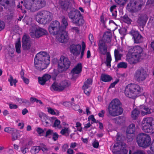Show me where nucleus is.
Returning a JSON list of instances; mask_svg holds the SVG:
<instances>
[{
  "label": "nucleus",
  "instance_id": "1",
  "mask_svg": "<svg viewBox=\"0 0 154 154\" xmlns=\"http://www.w3.org/2000/svg\"><path fill=\"white\" fill-rule=\"evenodd\" d=\"M60 8L68 12V17L72 23L78 26H82L84 20L80 12L74 8L73 0H63L60 2Z\"/></svg>",
  "mask_w": 154,
  "mask_h": 154
},
{
  "label": "nucleus",
  "instance_id": "2",
  "mask_svg": "<svg viewBox=\"0 0 154 154\" xmlns=\"http://www.w3.org/2000/svg\"><path fill=\"white\" fill-rule=\"evenodd\" d=\"M49 55L45 52H41L36 54L34 59L35 68L41 71L46 69L50 63Z\"/></svg>",
  "mask_w": 154,
  "mask_h": 154
},
{
  "label": "nucleus",
  "instance_id": "3",
  "mask_svg": "<svg viewBox=\"0 0 154 154\" xmlns=\"http://www.w3.org/2000/svg\"><path fill=\"white\" fill-rule=\"evenodd\" d=\"M143 50L139 46H134L129 49L128 56L127 57L128 62L131 64L137 63L142 59Z\"/></svg>",
  "mask_w": 154,
  "mask_h": 154
},
{
  "label": "nucleus",
  "instance_id": "4",
  "mask_svg": "<svg viewBox=\"0 0 154 154\" xmlns=\"http://www.w3.org/2000/svg\"><path fill=\"white\" fill-rule=\"evenodd\" d=\"M23 5L31 12L36 11L44 7L46 5L44 0H23Z\"/></svg>",
  "mask_w": 154,
  "mask_h": 154
},
{
  "label": "nucleus",
  "instance_id": "5",
  "mask_svg": "<svg viewBox=\"0 0 154 154\" xmlns=\"http://www.w3.org/2000/svg\"><path fill=\"white\" fill-rule=\"evenodd\" d=\"M141 90V88L139 85L135 84H131L125 87V94L127 97L134 99L139 96Z\"/></svg>",
  "mask_w": 154,
  "mask_h": 154
},
{
  "label": "nucleus",
  "instance_id": "6",
  "mask_svg": "<svg viewBox=\"0 0 154 154\" xmlns=\"http://www.w3.org/2000/svg\"><path fill=\"white\" fill-rule=\"evenodd\" d=\"M120 105V102L119 100L115 99L112 100L108 107L109 114L113 117L121 114L123 110Z\"/></svg>",
  "mask_w": 154,
  "mask_h": 154
},
{
  "label": "nucleus",
  "instance_id": "7",
  "mask_svg": "<svg viewBox=\"0 0 154 154\" xmlns=\"http://www.w3.org/2000/svg\"><path fill=\"white\" fill-rule=\"evenodd\" d=\"M52 14L49 11L45 10L38 11L36 14L35 17L38 22L43 24L49 23L52 20Z\"/></svg>",
  "mask_w": 154,
  "mask_h": 154
},
{
  "label": "nucleus",
  "instance_id": "8",
  "mask_svg": "<svg viewBox=\"0 0 154 154\" xmlns=\"http://www.w3.org/2000/svg\"><path fill=\"white\" fill-rule=\"evenodd\" d=\"M98 50L99 52L101 54L105 55L106 54V63L108 67H110V63L112 60L111 57L110 52H107V45H106L103 40H100L98 44Z\"/></svg>",
  "mask_w": 154,
  "mask_h": 154
},
{
  "label": "nucleus",
  "instance_id": "9",
  "mask_svg": "<svg viewBox=\"0 0 154 154\" xmlns=\"http://www.w3.org/2000/svg\"><path fill=\"white\" fill-rule=\"evenodd\" d=\"M142 129L146 133H154V119L152 117L143 119L142 122Z\"/></svg>",
  "mask_w": 154,
  "mask_h": 154
},
{
  "label": "nucleus",
  "instance_id": "10",
  "mask_svg": "<svg viewBox=\"0 0 154 154\" xmlns=\"http://www.w3.org/2000/svg\"><path fill=\"white\" fill-rule=\"evenodd\" d=\"M136 142L139 146L146 148L150 144L151 139L149 135L141 133L137 136Z\"/></svg>",
  "mask_w": 154,
  "mask_h": 154
},
{
  "label": "nucleus",
  "instance_id": "11",
  "mask_svg": "<svg viewBox=\"0 0 154 154\" xmlns=\"http://www.w3.org/2000/svg\"><path fill=\"white\" fill-rule=\"evenodd\" d=\"M143 4L142 0H130L126 8L131 12H136L141 9Z\"/></svg>",
  "mask_w": 154,
  "mask_h": 154
},
{
  "label": "nucleus",
  "instance_id": "12",
  "mask_svg": "<svg viewBox=\"0 0 154 154\" xmlns=\"http://www.w3.org/2000/svg\"><path fill=\"white\" fill-rule=\"evenodd\" d=\"M71 62L66 57L61 56L58 62V71L59 72L66 71L69 67Z\"/></svg>",
  "mask_w": 154,
  "mask_h": 154
},
{
  "label": "nucleus",
  "instance_id": "13",
  "mask_svg": "<svg viewBox=\"0 0 154 154\" xmlns=\"http://www.w3.org/2000/svg\"><path fill=\"white\" fill-rule=\"evenodd\" d=\"M47 33L45 29L40 27L37 28L35 26H32L30 29V35L32 38H38Z\"/></svg>",
  "mask_w": 154,
  "mask_h": 154
},
{
  "label": "nucleus",
  "instance_id": "14",
  "mask_svg": "<svg viewBox=\"0 0 154 154\" xmlns=\"http://www.w3.org/2000/svg\"><path fill=\"white\" fill-rule=\"evenodd\" d=\"M126 145L125 143L121 142L116 143L114 145L112 152L114 154H127V150L125 149Z\"/></svg>",
  "mask_w": 154,
  "mask_h": 154
},
{
  "label": "nucleus",
  "instance_id": "15",
  "mask_svg": "<svg viewBox=\"0 0 154 154\" xmlns=\"http://www.w3.org/2000/svg\"><path fill=\"white\" fill-rule=\"evenodd\" d=\"M70 85L69 82L66 80L62 81L59 84L56 82L54 83L50 88L51 91H60L63 90L65 88Z\"/></svg>",
  "mask_w": 154,
  "mask_h": 154
},
{
  "label": "nucleus",
  "instance_id": "16",
  "mask_svg": "<svg viewBox=\"0 0 154 154\" xmlns=\"http://www.w3.org/2000/svg\"><path fill=\"white\" fill-rule=\"evenodd\" d=\"M60 23L57 20H55L50 24L48 27L50 33L54 35L59 33L61 30Z\"/></svg>",
  "mask_w": 154,
  "mask_h": 154
},
{
  "label": "nucleus",
  "instance_id": "17",
  "mask_svg": "<svg viewBox=\"0 0 154 154\" xmlns=\"http://www.w3.org/2000/svg\"><path fill=\"white\" fill-rule=\"evenodd\" d=\"M147 74L145 70L142 68L137 69L134 73V77L137 82L144 81L147 76Z\"/></svg>",
  "mask_w": 154,
  "mask_h": 154
},
{
  "label": "nucleus",
  "instance_id": "18",
  "mask_svg": "<svg viewBox=\"0 0 154 154\" xmlns=\"http://www.w3.org/2000/svg\"><path fill=\"white\" fill-rule=\"evenodd\" d=\"M129 33L133 36L134 43L139 44L143 42V38L138 31L132 29Z\"/></svg>",
  "mask_w": 154,
  "mask_h": 154
},
{
  "label": "nucleus",
  "instance_id": "19",
  "mask_svg": "<svg viewBox=\"0 0 154 154\" xmlns=\"http://www.w3.org/2000/svg\"><path fill=\"white\" fill-rule=\"evenodd\" d=\"M31 45L30 37L27 35H24L22 39V46L24 50H29Z\"/></svg>",
  "mask_w": 154,
  "mask_h": 154
},
{
  "label": "nucleus",
  "instance_id": "20",
  "mask_svg": "<svg viewBox=\"0 0 154 154\" xmlns=\"http://www.w3.org/2000/svg\"><path fill=\"white\" fill-rule=\"evenodd\" d=\"M135 131V125L134 124H130L127 128L126 132V137L129 141H131L133 139V135L134 134Z\"/></svg>",
  "mask_w": 154,
  "mask_h": 154
},
{
  "label": "nucleus",
  "instance_id": "21",
  "mask_svg": "<svg viewBox=\"0 0 154 154\" xmlns=\"http://www.w3.org/2000/svg\"><path fill=\"white\" fill-rule=\"evenodd\" d=\"M57 35L58 40L61 43L66 42L68 38L67 32L65 30H61L60 31L59 33Z\"/></svg>",
  "mask_w": 154,
  "mask_h": 154
},
{
  "label": "nucleus",
  "instance_id": "22",
  "mask_svg": "<svg viewBox=\"0 0 154 154\" xmlns=\"http://www.w3.org/2000/svg\"><path fill=\"white\" fill-rule=\"evenodd\" d=\"M81 48V45L79 44H72L70 46L69 48L70 52L76 56L79 54Z\"/></svg>",
  "mask_w": 154,
  "mask_h": 154
},
{
  "label": "nucleus",
  "instance_id": "23",
  "mask_svg": "<svg viewBox=\"0 0 154 154\" xmlns=\"http://www.w3.org/2000/svg\"><path fill=\"white\" fill-rule=\"evenodd\" d=\"M92 80L91 78H89L87 79L84 82L82 87L84 90V92L87 95H89L90 92V91L88 89V88L92 84Z\"/></svg>",
  "mask_w": 154,
  "mask_h": 154
},
{
  "label": "nucleus",
  "instance_id": "24",
  "mask_svg": "<svg viewBox=\"0 0 154 154\" xmlns=\"http://www.w3.org/2000/svg\"><path fill=\"white\" fill-rule=\"evenodd\" d=\"M39 116L42 122L45 126H48L50 125L51 120L50 118L43 113H40L39 114Z\"/></svg>",
  "mask_w": 154,
  "mask_h": 154
},
{
  "label": "nucleus",
  "instance_id": "25",
  "mask_svg": "<svg viewBox=\"0 0 154 154\" xmlns=\"http://www.w3.org/2000/svg\"><path fill=\"white\" fill-rule=\"evenodd\" d=\"M139 109L141 115L143 116L150 114L154 111L153 109L149 108L143 105L140 106L139 107Z\"/></svg>",
  "mask_w": 154,
  "mask_h": 154
},
{
  "label": "nucleus",
  "instance_id": "26",
  "mask_svg": "<svg viewBox=\"0 0 154 154\" xmlns=\"http://www.w3.org/2000/svg\"><path fill=\"white\" fill-rule=\"evenodd\" d=\"M51 78V76L48 74L44 75L42 77H38V79L39 83L42 85L45 84L46 81L49 80Z\"/></svg>",
  "mask_w": 154,
  "mask_h": 154
},
{
  "label": "nucleus",
  "instance_id": "27",
  "mask_svg": "<svg viewBox=\"0 0 154 154\" xmlns=\"http://www.w3.org/2000/svg\"><path fill=\"white\" fill-rule=\"evenodd\" d=\"M148 17L145 14H142L139 16L137 22L140 26L145 25L147 20Z\"/></svg>",
  "mask_w": 154,
  "mask_h": 154
},
{
  "label": "nucleus",
  "instance_id": "28",
  "mask_svg": "<svg viewBox=\"0 0 154 154\" xmlns=\"http://www.w3.org/2000/svg\"><path fill=\"white\" fill-rule=\"evenodd\" d=\"M15 4L14 0H0V5L5 7V6H14Z\"/></svg>",
  "mask_w": 154,
  "mask_h": 154
},
{
  "label": "nucleus",
  "instance_id": "29",
  "mask_svg": "<svg viewBox=\"0 0 154 154\" xmlns=\"http://www.w3.org/2000/svg\"><path fill=\"white\" fill-rule=\"evenodd\" d=\"M82 65L81 63H78L74 68H73L71 72V74L73 75L75 74H79L80 73L82 69Z\"/></svg>",
  "mask_w": 154,
  "mask_h": 154
},
{
  "label": "nucleus",
  "instance_id": "30",
  "mask_svg": "<svg viewBox=\"0 0 154 154\" xmlns=\"http://www.w3.org/2000/svg\"><path fill=\"white\" fill-rule=\"evenodd\" d=\"M112 34L111 32H106L103 35V38L101 40L105 42L109 43L111 41V38Z\"/></svg>",
  "mask_w": 154,
  "mask_h": 154
},
{
  "label": "nucleus",
  "instance_id": "31",
  "mask_svg": "<svg viewBox=\"0 0 154 154\" xmlns=\"http://www.w3.org/2000/svg\"><path fill=\"white\" fill-rule=\"evenodd\" d=\"M62 25L60 26L61 30H65L66 29L67 27L68 23V18L63 16L62 17L61 21Z\"/></svg>",
  "mask_w": 154,
  "mask_h": 154
},
{
  "label": "nucleus",
  "instance_id": "32",
  "mask_svg": "<svg viewBox=\"0 0 154 154\" xmlns=\"http://www.w3.org/2000/svg\"><path fill=\"white\" fill-rule=\"evenodd\" d=\"M112 79V77L108 75L102 74L100 76V80L105 82H108Z\"/></svg>",
  "mask_w": 154,
  "mask_h": 154
},
{
  "label": "nucleus",
  "instance_id": "33",
  "mask_svg": "<svg viewBox=\"0 0 154 154\" xmlns=\"http://www.w3.org/2000/svg\"><path fill=\"white\" fill-rule=\"evenodd\" d=\"M70 131L69 128L64 127L60 132L61 134L67 137L69 136Z\"/></svg>",
  "mask_w": 154,
  "mask_h": 154
},
{
  "label": "nucleus",
  "instance_id": "34",
  "mask_svg": "<svg viewBox=\"0 0 154 154\" xmlns=\"http://www.w3.org/2000/svg\"><path fill=\"white\" fill-rule=\"evenodd\" d=\"M20 135L18 131L15 129L12 133V140L14 141L17 139Z\"/></svg>",
  "mask_w": 154,
  "mask_h": 154
},
{
  "label": "nucleus",
  "instance_id": "35",
  "mask_svg": "<svg viewBox=\"0 0 154 154\" xmlns=\"http://www.w3.org/2000/svg\"><path fill=\"white\" fill-rule=\"evenodd\" d=\"M140 112V110H138L137 109H135L132 111L131 117L134 119H137Z\"/></svg>",
  "mask_w": 154,
  "mask_h": 154
},
{
  "label": "nucleus",
  "instance_id": "36",
  "mask_svg": "<svg viewBox=\"0 0 154 154\" xmlns=\"http://www.w3.org/2000/svg\"><path fill=\"white\" fill-rule=\"evenodd\" d=\"M41 150L40 146H34L31 149V152L32 154H35L38 153Z\"/></svg>",
  "mask_w": 154,
  "mask_h": 154
},
{
  "label": "nucleus",
  "instance_id": "37",
  "mask_svg": "<svg viewBox=\"0 0 154 154\" xmlns=\"http://www.w3.org/2000/svg\"><path fill=\"white\" fill-rule=\"evenodd\" d=\"M120 51L118 49H115L114 51V55L116 61L120 60L122 57V55L120 53Z\"/></svg>",
  "mask_w": 154,
  "mask_h": 154
},
{
  "label": "nucleus",
  "instance_id": "38",
  "mask_svg": "<svg viewBox=\"0 0 154 154\" xmlns=\"http://www.w3.org/2000/svg\"><path fill=\"white\" fill-rule=\"evenodd\" d=\"M21 47L20 41V40H19L15 44L16 51L18 54L20 53L21 52L20 49Z\"/></svg>",
  "mask_w": 154,
  "mask_h": 154
},
{
  "label": "nucleus",
  "instance_id": "39",
  "mask_svg": "<svg viewBox=\"0 0 154 154\" xmlns=\"http://www.w3.org/2000/svg\"><path fill=\"white\" fill-rule=\"evenodd\" d=\"M8 81L10 82L11 86H12L14 84V86H16V83L17 82V80L16 79H14L11 75H10V78L8 79Z\"/></svg>",
  "mask_w": 154,
  "mask_h": 154
},
{
  "label": "nucleus",
  "instance_id": "40",
  "mask_svg": "<svg viewBox=\"0 0 154 154\" xmlns=\"http://www.w3.org/2000/svg\"><path fill=\"white\" fill-rule=\"evenodd\" d=\"M46 128L43 129L40 128L38 127L36 129V131L40 136H44V133L46 131Z\"/></svg>",
  "mask_w": 154,
  "mask_h": 154
},
{
  "label": "nucleus",
  "instance_id": "41",
  "mask_svg": "<svg viewBox=\"0 0 154 154\" xmlns=\"http://www.w3.org/2000/svg\"><path fill=\"white\" fill-rule=\"evenodd\" d=\"M123 20L126 23L128 24H130L131 23L132 20L129 18L127 15H125L122 18Z\"/></svg>",
  "mask_w": 154,
  "mask_h": 154
},
{
  "label": "nucleus",
  "instance_id": "42",
  "mask_svg": "<svg viewBox=\"0 0 154 154\" xmlns=\"http://www.w3.org/2000/svg\"><path fill=\"white\" fill-rule=\"evenodd\" d=\"M40 147L41 149L42 150L45 154H46L47 152L50 149V148H48L46 145L43 144L41 145Z\"/></svg>",
  "mask_w": 154,
  "mask_h": 154
},
{
  "label": "nucleus",
  "instance_id": "43",
  "mask_svg": "<svg viewBox=\"0 0 154 154\" xmlns=\"http://www.w3.org/2000/svg\"><path fill=\"white\" fill-rule=\"evenodd\" d=\"M127 67V64L124 62H121L119 63L117 65V67L118 68H126Z\"/></svg>",
  "mask_w": 154,
  "mask_h": 154
},
{
  "label": "nucleus",
  "instance_id": "44",
  "mask_svg": "<svg viewBox=\"0 0 154 154\" xmlns=\"http://www.w3.org/2000/svg\"><path fill=\"white\" fill-rule=\"evenodd\" d=\"M115 2L119 5L120 6L124 5L127 1V0H115Z\"/></svg>",
  "mask_w": 154,
  "mask_h": 154
},
{
  "label": "nucleus",
  "instance_id": "45",
  "mask_svg": "<svg viewBox=\"0 0 154 154\" xmlns=\"http://www.w3.org/2000/svg\"><path fill=\"white\" fill-rule=\"evenodd\" d=\"M45 132H46V134L44 135L45 137L51 135L53 133V131L50 129H49L47 131L46 130Z\"/></svg>",
  "mask_w": 154,
  "mask_h": 154
},
{
  "label": "nucleus",
  "instance_id": "46",
  "mask_svg": "<svg viewBox=\"0 0 154 154\" xmlns=\"http://www.w3.org/2000/svg\"><path fill=\"white\" fill-rule=\"evenodd\" d=\"M88 121H92L93 122H91V124H93V122H96V120L95 119L94 116L93 115H91L89 116L88 118Z\"/></svg>",
  "mask_w": 154,
  "mask_h": 154
},
{
  "label": "nucleus",
  "instance_id": "47",
  "mask_svg": "<svg viewBox=\"0 0 154 154\" xmlns=\"http://www.w3.org/2000/svg\"><path fill=\"white\" fill-rule=\"evenodd\" d=\"M15 129L10 128L7 127L4 129V131L8 133H12Z\"/></svg>",
  "mask_w": 154,
  "mask_h": 154
},
{
  "label": "nucleus",
  "instance_id": "48",
  "mask_svg": "<svg viewBox=\"0 0 154 154\" xmlns=\"http://www.w3.org/2000/svg\"><path fill=\"white\" fill-rule=\"evenodd\" d=\"M60 121L58 119H56L55 120L54 124V127H57L60 128Z\"/></svg>",
  "mask_w": 154,
  "mask_h": 154
},
{
  "label": "nucleus",
  "instance_id": "49",
  "mask_svg": "<svg viewBox=\"0 0 154 154\" xmlns=\"http://www.w3.org/2000/svg\"><path fill=\"white\" fill-rule=\"evenodd\" d=\"M53 137L52 139L54 141L57 140L58 138V135L57 133H53L52 134Z\"/></svg>",
  "mask_w": 154,
  "mask_h": 154
},
{
  "label": "nucleus",
  "instance_id": "50",
  "mask_svg": "<svg viewBox=\"0 0 154 154\" xmlns=\"http://www.w3.org/2000/svg\"><path fill=\"white\" fill-rule=\"evenodd\" d=\"M5 26L4 22L2 21H0V31L4 29Z\"/></svg>",
  "mask_w": 154,
  "mask_h": 154
},
{
  "label": "nucleus",
  "instance_id": "51",
  "mask_svg": "<svg viewBox=\"0 0 154 154\" xmlns=\"http://www.w3.org/2000/svg\"><path fill=\"white\" fill-rule=\"evenodd\" d=\"M147 5H149L150 6L154 5V0H148L146 2Z\"/></svg>",
  "mask_w": 154,
  "mask_h": 154
},
{
  "label": "nucleus",
  "instance_id": "52",
  "mask_svg": "<svg viewBox=\"0 0 154 154\" xmlns=\"http://www.w3.org/2000/svg\"><path fill=\"white\" fill-rule=\"evenodd\" d=\"M118 82L119 80H117L115 81L114 82L112 83L109 86V88H111L114 87L115 86V85Z\"/></svg>",
  "mask_w": 154,
  "mask_h": 154
},
{
  "label": "nucleus",
  "instance_id": "53",
  "mask_svg": "<svg viewBox=\"0 0 154 154\" xmlns=\"http://www.w3.org/2000/svg\"><path fill=\"white\" fill-rule=\"evenodd\" d=\"M48 112L52 115H55L56 114V113L54 110L51 108H48Z\"/></svg>",
  "mask_w": 154,
  "mask_h": 154
},
{
  "label": "nucleus",
  "instance_id": "54",
  "mask_svg": "<svg viewBox=\"0 0 154 154\" xmlns=\"http://www.w3.org/2000/svg\"><path fill=\"white\" fill-rule=\"evenodd\" d=\"M88 38L91 44H92L94 41V38L93 35L91 34H90L89 35Z\"/></svg>",
  "mask_w": 154,
  "mask_h": 154
},
{
  "label": "nucleus",
  "instance_id": "55",
  "mask_svg": "<svg viewBox=\"0 0 154 154\" xmlns=\"http://www.w3.org/2000/svg\"><path fill=\"white\" fill-rule=\"evenodd\" d=\"M69 146L67 144H65L62 147V151L65 152L68 149Z\"/></svg>",
  "mask_w": 154,
  "mask_h": 154
},
{
  "label": "nucleus",
  "instance_id": "56",
  "mask_svg": "<svg viewBox=\"0 0 154 154\" xmlns=\"http://www.w3.org/2000/svg\"><path fill=\"white\" fill-rule=\"evenodd\" d=\"M9 106V108L11 109H16L18 108L16 104H10Z\"/></svg>",
  "mask_w": 154,
  "mask_h": 154
},
{
  "label": "nucleus",
  "instance_id": "57",
  "mask_svg": "<svg viewBox=\"0 0 154 154\" xmlns=\"http://www.w3.org/2000/svg\"><path fill=\"white\" fill-rule=\"evenodd\" d=\"M105 112L103 110H102L100 112L98 113V116L99 117H103L104 116Z\"/></svg>",
  "mask_w": 154,
  "mask_h": 154
},
{
  "label": "nucleus",
  "instance_id": "58",
  "mask_svg": "<svg viewBox=\"0 0 154 154\" xmlns=\"http://www.w3.org/2000/svg\"><path fill=\"white\" fill-rule=\"evenodd\" d=\"M28 149L26 147H21V152L23 154H25L27 152V150Z\"/></svg>",
  "mask_w": 154,
  "mask_h": 154
},
{
  "label": "nucleus",
  "instance_id": "59",
  "mask_svg": "<svg viewBox=\"0 0 154 154\" xmlns=\"http://www.w3.org/2000/svg\"><path fill=\"white\" fill-rule=\"evenodd\" d=\"M71 30L74 31L76 32L77 33H79V28L76 27H72L71 28Z\"/></svg>",
  "mask_w": 154,
  "mask_h": 154
},
{
  "label": "nucleus",
  "instance_id": "60",
  "mask_svg": "<svg viewBox=\"0 0 154 154\" xmlns=\"http://www.w3.org/2000/svg\"><path fill=\"white\" fill-rule=\"evenodd\" d=\"M28 112V110L26 109L25 108L22 110V114L24 115L27 114Z\"/></svg>",
  "mask_w": 154,
  "mask_h": 154
},
{
  "label": "nucleus",
  "instance_id": "61",
  "mask_svg": "<svg viewBox=\"0 0 154 154\" xmlns=\"http://www.w3.org/2000/svg\"><path fill=\"white\" fill-rule=\"evenodd\" d=\"M150 149L152 152H154V140H153L150 147Z\"/></svg>",
  "mask_w": 154,
  "mask_h": 154
},
{
  "label": "nucleus",
  "instance_id": "62",
  "mask_svg": "<svg viewBox=\"0 0 154 154\" xmlns=\"http://www.w3.org/2000/svg\"><path fill=\"white\" fill-rule=\"evenodd\" d=\"M22 79L26 84H29V80L28 79L25 77H23Z\"/></svg>",
  "mask_w": 154,
  "mask_h": 154
},
{
  "label": "nucleus",
  "instance_id": "63",
  "mask_svg": "<svg viewBox=\"0 0 154 154\" xmlns=\"http://www.w3.org/2000/svg\"><path fill=\"white\" fill-rule=\"evenodd\" d=\"M116 7H117V6L116 5H113L111 6L110 7V11L111 12H112L113 10L116 9Z\"/></svg>",
  "mask_w": 154,
  "mask_h": 154
},
{
  "label": "nucleus",
  "instance_id": "64",
  "mask_svg": "<svg viewBox=\"0 0 154 154\" xmlns=\"http://www.w3.org/2000/svg\"><path fill=\"white\" fill-rule=\"evenodd\" d=\"M74 151L71 149H69L67 151V153L69 154H73Z\"/></svg>",
  "mask_w": 154,
  "mask_h": 154
}]
</instances>
